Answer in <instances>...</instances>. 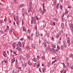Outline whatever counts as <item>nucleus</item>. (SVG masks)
<instances>
[{"label":"nucleus","mask_w":73,"mask_h":73,"mask_svg":"<svg viewBox=\"0 0 73 73\" xmlns=\"http://www.w3.org/2000/svg\"><path fill=\"white\" fill-rule=\"evenodd\" d=\"M36 19L35 17H33L32 19L31 22V24H33V23H34V24H35L36 23Z\"/></svg>","instance_id":"f257e3e1"},{"label":"nucleus","mask_w":73,"mask_h":73,"mask_svg":"<svg viewBox=\"0 0 73 73\" xmlns=\"http://www.w3.org/2000/svg\"><path fill=\"white\" fill-rule=\"evenodd\" d=\"M23 59V61L25 60V58L23 57V56H21L20 57V60H22V59Z\"/></svg>","instance_id":"f03ea898"},{"label":"nucleus","mask_w":73,"mask_h":73,"mask_svg":"<svg viewBox=\"0 0 73 73\" xmlns=\"http://www.w3.org/2000/svg\"><path fill=\"white\" fill-rule=\"evenodd\" d=\"M36 37H38L39 36V33H38V31H36Z\"/></svg>","instance_id":"7ed1b4c3"},{"label":"nucleus","mask_w":73,"mask_h":73,"mask_svg":"<svg viewBox=\"0 0 73 73\" xmlns=\"http://www.w3.org/2000/svg\"><path fill=\"white\" fill-rule=\"evenodd\" d=\"M44 41L45 42H43V44L44 45L45 47H46V43L45 42H46V40L45 39H44Z\"/></svg>","instance_id":"20e7f679"},{"label":"nucleus","mask_w":73,"mask_h":73,"mask_svg":"<svg viewBox=\"0 0 73 73\" xmlns=\"http://www.w3.org/2000/svg\"><path fill=\"white\" fill-rule=\"evenodd\" d=\"M63 43L64 44L63 46H64L65 47V48H66V41L64 40L63 41Z\"/></svg>","instance_id":"39448f33"},{"label":"nucleus","mask_w":73,"mask_h":73,"mask_svg":"<svg viewBox=\"0 0 73 73\" xmlns=\"http://www.w3.org/2000/svg\"><path fill=\"white\" fill-rule=\"evenodd\" d=\"M18 45L19 46V47H21V46H22V44H21V42H18Z\"/></svg>","instance_id":"423d86ee"},{"label":"nucleus","mask_w":73,"mask_h":73,"mask_svg":"<svg viewBox=\"0 0 73 73\" xmlns=\"http://www.w3.org/2000/svg\"><path fill=\"white\" fill-rule=\"evenodd\" d=\"M70 28L71 31H73V25H71L70 27Z\"/></svg>","instance_id":"0eeeda50"},{"label":"nucleus","mask_w":73,"mask_h":73,"mask_svg":"<svg viewBox=\"0 0 73 73\" xmlns=\"http://www.w3.org/2000/svg\"><path fill=\"white\" fill-rule=\"evenodd\" d=\"M61 27L62 29H63L64 28V25L63 23H62L61 24Z\"/></svg>","instance_id":"6e6552de"},{"label":"nucleus","mask_w":73,"mask_h":73,"mask_svg":"<svg viewBox=\"0 0 73 73\" xmlns=\"http://www.w3.org/2000/svg\"><path fill=\"white\" fill-rule=\"evenodd\" d=\"M28 65H32V63L31 62L29 61L28 62Z\"/></svg>","instance_id":"1a4fd4ad"},{"label":"nucleus","mask_w":73,"mask_h":73,"mask_svg":"<svg viewBox=\"0 0 73 73\" xmlns=\"http://www.w3.org/2000/svg\"><path fill=\"white\" fill-rule=\"evenodd\" d=\"M13 49H15V47H16V44L15 43H13Z\"/></svg>","instance_id":"9d476101"},{"label":"nucleus","mask_w":73,"mask_h":73,"mask_svg":"<svg viewBox=\"0 0 73 73\" xmlns=\"http://www.w3.org/2000/svg\"><path fill=\"white\" fill-rule=\"evenodd\" d=\"M32 9V7H30V8H29V10L28 11L29 12L30 11H31Z\"/></svg>","instance_id":"9b49d317"},{"label":"nucleus","mask_w":73,"mask_h":73,"mask_svg":"<svg viewBox=\"0 0 73 73\" xmlns=\"http://www.w3.org/2000/svg\"><path fill=\"white\" fill-rule=\"evenodd\" d=\"M15 61V58H13V59L12 60V63L13 64L14 62Z\"/></svg>","instance_id":"f8f14e48"},{"label":"nucleus","mask_w":73,"mask_h":73,"mask_svg":"<svg viewBox=\"0 0 73 73\" xmlns=\"http://www.w3.org/2000/svg\"><path fill=\"white\" fill-rule=\"evenodd\" d=\"M51 51H52V52H56V50L52 48H51Z\"/></svg>","instance_id":"ddd939ff"},{"label":"nucleus","mask_w":73,"mask_h":73,"mask_svg":"<svg viewBox=\"0 0 73 73\" xmlns=\"http://www.w3.org/2000/svg\"><path fill=\"white\" fill-rule=\"evenodd\" d=\"M39 11L40 12H42V9H41V8H39Z\"/></svg>","instance_id":"4468645a"},{"label":"nucleus","mask_w":73,"mask_h":73,"mask_svg":"<svg viewBox=\"0 0 73 73\" xmlns=\"http://www.w3.org/2000/svg\"><path fill=\"white\" fill-rule=\"evenodd\" d=\"M24 5V4H22L20 5L19 8H20V7H23Z\"/></svg>","instance_id":"2eb2a0df"},{"label":"nucleus","mask_w":73,"mask_h":73,"mask_svg":"<svg viewBox=\"0 0 73 73\" xmlns=\"http://www.w3.org/2000/svg\"><path fill=\"white\" fill-rule=\"evenodd\" d=\"M27 58H29L30 57V54H27Z\"/></svg>","instance_id":"dca6fc26"},{"label":"nucleus","mask_w":73,"mask_h":73,"mask_svg":"<svg viewBox=\"0 0 73 73\" xmlns=\"http://www.w3.org/2000/svg\"><path fill=\"white\" fill-rule=\"evenodd\" d=\"M52 47L53 48H56V45L54 44H53L52 45Z\"/></svg>","instance_id":"f3484780"},{"label":"nucleus","mask_w":73,"mask_h":73,"mask_svg":"<svg viewBox=\"0 0 73 73\" xmlns=\"http://www.w3.org/2000/svg\"><path fill=\"white\" fill-rule=\"evenodd\" d=\"M16 49H18V50H19V51H21V48H19V47L17 48Z\"/></svg>","instance_id":"a211bd4d"},{"label":"nucleus","mask_w":73,"mask_h":73,"mask_svg":"<svg viewBox=\"0 0 73 73\" xmlns=\"http://www.w3.org/2000/svg\"><path fill=\"white\" fill-rule=\"evenodd\" d=\"M64 46H61V49L62 50H64Z\"/></svg>","instance_id":"6ab92c4d"},{"label":"nucleus","mask_w":73,"mask_h":73,"mask_svg":"<svg viewBox=\"0 0 73 73\" xmlns=\"http://www.w3.org/2000/svg\"><path fill=\"white\" fill-rule=\"evenodd\" d=\"M30 32H31V30L29 29H28L27 31L28 33L29 34L30 33Z\"/></svg>","instance_id":"aec40b11"},{"label":"nucleus","mask_w":73,"mask_h":73,"mask_svg":"<svg viewBox=\"0 0 73 73\" xmlns=\"http://www.w3.org/2000/svg\"><path fill=\"white\" fill-rule=\"evenodd\" d=\"M33 60V61H35V62H36V61H37V60L35 58H34Z\"/></svg>","instance_id":"412c9836"},{"label":"nucleus","mask_w":73,"mask_h":73,"mask_svg":"<svg viewBox=\"0 0 73 73\" xmlns=\"http://www.w3.org/2000/svg\"><path fill=\"white\" fill-rule=\"evenodd\" d=\"M23 31H25V27H23Z\"/></svg>","instance_id":"4be33fe9"},{"label":"nucleus","mask_w":73,"mask_h":73,"mask_svg":"<svg viewBox=\"0 0 73 73\" xmlns=\"http://www.w3.org/2000/svg\"><path fill=\"white\" fill-rule=\"evenodd\" d=\"M0 22H1V24H2V23H4V21H3V20L2 19L0 21Z\"/></svg>","instance_id":"5701e85b"},{"label":"nucleus","mask_w":73,"mask_h":73,"mask_svg":"<svg viewBox=\"0 0 73 73\" xmlns=\"http://www.w3.org/2000/svg\"><path fill=\"white\" fill-rule=\"evenodd\" d=\"M64 15L63 14V15L62 16V21H63V18L64 17Z\"/></svg>","instance_id":"b1692460"},{"label":"nucleus","mask_w":73,"mask_h":73,"mask_svg":"<svg viewBox=\"0 0 73 73\" xmlns=\"http://www.w3.org/2000/svg\"><path fill=\"white\" fill-rule=\"evenodd\" d=\"M54 4L55 5L56 4V0H54Z\"/></svg>","instance_id":"393cba45"},{"label":"nucleus","mask_w":73,"mask_h":73,"mask_svg":"<svg viewBox=\"0 0 73 73\" xmlns=\"http://www.w3.org/2000/svg\"><path fill=\"white\" fill-rule=\"evenodd\" d=\"M26 49H28L29 50L30 49V48H29V46H27L26 47Z\"/></svg>","instance_id":"a878e982"},{"label":"nucleus","mask_w":73,"mask_h":73,"mask_svg":"<svg viewBox=\"0 0 73 73\" xmlns=\"http://www.w3.org/2000/svg\"><path fill=\"white\" fill-rule=\"evenodd\" d=\"M68 12H69L68 11H67V10H66L65 13V15H66V14H68Z\"/></svg>","instance_id":"bb28decb"},{"label":"nucleus","mask_w":73,"mask_h":73,"mask_svg":"<svg viewBox=\"0 0 73 73\" xmlns=\"http://www.w3.org/2000/svg\"><path fill=\"white\" fill-rule=\"evenodd\" d=\"M59 36H60V35L59 34H57L56 36V38H58L59 37Z\"/></svg>","instance_id":"cd10ccee"},{"label":"nucleus","mask_w":73,"mask_h":73,"mask_svg":"<svg viewBox=\"0 0 73 73\" xmlns=\"http://www.w3.org/2000/svg\"><path fill=\"white\" fill-rule=\"evenodd\" d=\"M48 66H50V62H49L48 63Z\"/></svg>","instance_id":"c85d7f7f"},{"label":"nucleus","mask_w":73,"mask_h":73,"mask_svg":"<svg viewBox=\"0 0 73 73\" xmlns=\"http://www.w3.org/2000/svg\"><path fill=\"white\" fill-rule=\"evenodd\" d=\"M53 22H50V25H53Z\"/></svg>","instance_id":"c756f323"},{"label":"nucleus","mask_w":73,"mask_h":73,"mask_svg":"<svg viewBox=\"0 0 73 73\" xmlns=\"http://www.w3.org/2000/svg\"><path fill=\"white\" fill-rule=\"evenodd\" d=\"M16 68H17V69H21V68H20V67H19V66H16Z\"/></svg>","instance_id":"7c9ffc66"},{"label":"nucleus","mask_w":73,"mask_h":73,"mask_svg":"<svg viewBox=\"0 0 73 73\" xmlns=\"http://www.w3.org/2000/svg\"><path fill=\"white\" fill-rule=\"evenodd\" d=\"M62 65H63V66L64 68H66V66H65V64L64 63H62Z\"/></svg>","instance_id":"2f4dec72"},{"label":"nucleus","mask_w":73,"mask_h":73,"mask_svg":"<svg viewBox=\"0 0 73 73\" xmlns=\"http://www.w3.org/2000/svg\"><path fill=\"white\" fill-rule=\"evenodd\" d=\"M32 47L33 48H35V46L33 44H32Z\"/></svg>","instance_id":"473e14b6"},{"label":"nucleus","mask_w":73,"mask_h":73,"mask_svg":"<svg viewBox=\"0 0 73 73\" xmlns=\"http://www.w3.org/2000/svg\"><path fill=\"white\" fill-rule=\"evenodd\" d=\"M0 33H4V31L3 30H1L0 31Z\"/></svg>","instance_id":"72a5a7b5"},{"label":"nucleus","mask_w":73,"mask_h":73,"mask_svg":"<svg viewBox=\"0 0 73 73\" xmlns=\"http://www.w3.org/2000/svg\"><path fill=\"white\" fill-rule=\"evenodd\" d=\"M59 5V3L57 4V5L56 6V8L57 9H58V6Z\"/></svg>","instance_id":"f704fd0d"},{"label":"nucleus","mask_w":73,"mask_h":73,"mask_svg":"<svg viewBox=\"0 0 73 73\" xmlns=\"http://www.w3.org/2000/svg\"><path fill=\"white\" fill-rule=\"evenodd\" d=\"M27 38L29 40H31V37L29 36H27Z\"/></svg>","instance_id":"c9c22d12"},{"label":"nucleus","mask_w":73,"mask_h":73,"mask_svg":"<svg viewBox=\"0 0 73 73\" xmlns=\"http://www.w3.org/2000/svg\"><path fill=\"white\" fill-rule=\"evenodd\" d=\"M36 64H37V63H36L34 64L33 66L34 67H36Z\"/></svg>","instance_id":"e433bc0d"},{"label":"nucleus","mask_w":73,"mask_h":73,"mask_svg":"<svg viewBox=\"0 0 73 73\" xmlns=\"http://www.w3.org/2000/svg\"><path fill=\"white\" fill-rule=\"evenodd\" d=\"M24 13L25 15H28V13L27 12H25Z\"/></svg>","instance_id":"4c0bfd02"},{"label":"nucleus","mask_w":73,"mask_h":73,"mask_svg":"<svg viewBox=\"0 0 73 73\" xmlns=\"http://www.w3.org/2000/svg\"><path fill=\"white\" fill-rule=\"evenodd\" d=\"M60 7L61 9H62V5H60Z\"/></svg>","instance_id":"58836bf2"},{"label":"nucleus","mask_w":73,"mask_h":73,"mask_svg":"<svg viewBox=\"0 0 73 73\" xmlns=\"http://www.w3.org/2000/svg\"><path fill=\"white\" fill-rule=\"evenodd\" d=\"M50 34L48 33L47 34V36L48 37H49Z\"/></svg>","instance_id":"ea45409f"},{"label":"nucleus","mask_w":73,"mask_h":73,"mask_svg":"<svg viewBox=\"0 0 73 73\" xmlns=\"http://www.w3.org/2000/svg\"><path fill=\"white\" fill-rule=\"evenodd\" d=\"M54 19L55 21H57V19L56 18H54Z\"/></svg>","instance_id":"a19ab883"},{"label":"nucleus","mask_w":73,"mask_h":73,"mask_svg":"<svg viewBox=\"0 0 73 73\" xmlns=\"http://www.w3.org/2000/svg\"><path fill=\"white\" fill-rule=\"evenodd\" d=\"M29 5H30V7H31L32 6V2H31L30 3Z\"/></svg>","instance_id":"79ce46f5"},{"label":"nucleus","mask_w":73,"mask_h":73,"mask_svg":"<svg viewBox=\"0 0 73 73\" xmlns=\"http://www.w3.org/2000/svg\"><path fill=\"white\" fill-rule=\"evenodd\" d=\"M4 62L5 63H7V62H8V60H4Z\"/></svg>","instance_id":"37998d69"},{"label":"nucleus","mask_w":73,"mask_h":73,"mask_svg":"<svg viewBox=\"0 0 73 73\" xmlns=\"http://www.w3.org/2000/svg\"><path fill=\"white\" fill-rule=\"evenodd\" d=\"M42 71L43 72H45V68L43 69L42 68Z\"/></svg>","instance_id":"c03bdc74"},{"label":"nucleus","mask_w":73,"mask_h":73,"mask_svg":"<svg viewBox=\"0 0 73 73\" xmlns=\"http://www.w3.org/2000/svg\"><path fill=\"white\" fill-rule=\"evenodd\" d=\"M58 44H59L60 45L61 44V41H59L58 42Z\"/></svg>","instance_id":"a18cd8bd"},{"label":"nucleus","mask_w":73,"mask_h":73,"mask_svg":"<svg viewBox=\"0 0 73 73\" xmlns=\"http://www.w3.org/2000/svg\"><path fill=\"white\" fill-rule=\"evenodd\" d=\"M48 49H49L50 51H51V50L52 49H51V48H50V47H48Z\"/></svg>","instance_id":"49530a36"},{"label":"nucleus","mask_w":73,"mask_h":73,"mask_svg":"<svg viewBox=\"0 0 73 73\" xmlns=\"http://www.w3.org/2000/svg\"><path fill=\"white\" fill-rule=\"evenodd\" d=\"M37 59H38V60L40 58V57L39 56L37 55Z\"/></svg>","instance_id":"de8ad7c7"},{"label":"nucleus","mask_w":73,"mask_h":73,"mask_svg":"<svg viewBox=\"0 0 73 73\" xmlns=\"http://www.w3.org/2000/svg\"><path fill=\"white\" fill-rule=\"evenodd\" d=\"M20 40L21 41H23L24 40V38H22Z\"/></svg>","instance_id":"09e8293b"},{"label":"nucleus","mask_w":73,"mask_h":73,"mask_svg":"<svg viewBox=\"0 0 73 73\" xmlns=\"http://www.w3.org/2000/svg\"><path fill=\"white\" fill-rule=\"evenodd\" d=\"M9 26H7V30H9Z\"/></svg>","instance_id":"8fccbe9b"},{"label":"nucleus","mask_w":73,"mask_h":73,"mask_svg":"<svg viewBox=\"0 0 73 73\" xmlns=\"http://www.w3.org/2000/svg\"><path fill=\"white\" fill-rule=\"evenodd\" d=\"M52 41L54 40V37H53V36H52Z\"/></svg>","instance_id":"3c124183"},{"label":"nucleus","mask_w":73,"mask_h":73,"mask_svg":"<svg viewBox=\"0 0 73 73\" xmlns=\"http://www.w3.org/2000/svg\"><path fill=\"white\" fill-rule=\"evenodd\" d=\"M56 60H55L53 61L52 62V64H53V63H54V62H56Z\"/></svg>","instance_id":"603ef678"},{"label":"nucleus","mask_w":73,"mask_h":73,"mask_svg":"<svg viewBox=\"0 0 73 73\" xmlns=\"http://www.w3.org/2000/svg\"><path fill=\"white\" fill-rule=\"evenodd\" d=\"M16 19L17 20H18L19 19V17H18V16H16Z\"/></svg>","instance_id":"864d4df0"},{"label":"nucleus","mask_w":73,"mask_h":73,"mask_svg":"<svg viewBox=\"0 0 73 73\" xmlns=\"http://www.w3.org/2000/svg\"><path fill=\"white\" fill-rule=\"evenodd\" d=\"M46 52H49V50L48 49V48H46Z\"/></svg>","instance_id":"5fc2aeb1"},{"label":"nucleus","mask_w":73,"mask_h":73,"mask_svg":"<svg viewBox=\"0 0 73 73\" xmlns=\"http://www.w3.org/2000/svg\"><path fill=\"white\" fill-rule=\"evenodd\" d=\"M14 2L15 3H16L17 2V0H14Z\"/></svg>","instance_id":"6e6d98bb"},{"label":"nucleus","mask_w":73,"mask_h":73,"mask_svg":"<svg viewBox=\"0 0 73 73\" xmlns=\"http://www.w3.org/2000/svg\"><path fill=\"white\" fill-rule=\"evenodd\" d=\"M67 66H69V64L68 63H67Z\"/></svg>","instance_id":"4d7b16f0"},{"label":"nucleus","mask_w":73,"mask_h":73,"mask_svg":"<svg viewBox=\"0 0 73 73\" xmlns=\"http://www.w3.org/2000/svg\"><path fill=\"white\" fill-rule=\"evenodd\" d=\"M13 53L15 54H16V51H14L13 52Z\"/></svg>","instance_id":"13d9d810"},{"label":"nucleus","mask_w":73,"mask_h":73,"mask_svg":"<svg viewBox=\"0 0 73 73\" xmlns=\"http://www.w3.org/2000/svg\"><path fill=\"white\" fill-rule=\"evenodd\" d=\"M36 18L37 20H38V18L36 16Z\"/></svg>","instance_id":"bf43d9fd"},{"label":"nucleus","mask_w":73,"mask_h":73,"mask_svg":"<svg viewBox=\"0 0 73 73\" xmlns=\"http://www.w3.org/2000/svg\"><path fill=\"white\" fill-rule=\"evenodd\" d=\"M72 56H73V54H71L70 55V57H72Z\"/></svg>","instance_id":"052dcab7"},{"label":"nucleus","mask_w":73,"mask_h":73,"mask_svg":"<svg viewBox=\"0 0 73 73\" xmlns=\"http://www.w3.org/2000/svg\"><path fill=\"white\" fill-rule=\"evenodd\" d=\"M67 42L68 43H69L70 42V40H67Z\"/></svg>","instance_id":"680f3d73"},{"label":"nucleus","mask_w":73,"mask_h":73,"mask_svg":"<svg viewBox=\"0 0 73 73\" xmlns=\"http://www.w3.org/2000/svg\"><path fill=\"white\" fill-rule=\"evenodd\" d=\"M19 21H17V25H19Z\"/></svg>","instance_id":"e2e57ef3"},{"label":"nucleus","mask_w":73,"mask_h":73,"mask_svg":"<svg viewBox=\"0 0 73 73\" xmlns=\"http://www.w3.org/2000/svg\"><path fill=\"white\" fill-rule=\"evenodd\" d=\"M17 63V60H16V62H15V64H16Z\"/></svg>","instance_id":"0e129e2a"},{"label":"nucleus","mask_w":73,"mask_h":73,"mask_svg":"<svg viewBox=\"0 0 73 73\" xmlns=\"http://www.w3.org/2000/svg\"><path fill=\"white\" fill-rule=\"evenodd\" d=\"M12 29H11L10 31V33H12Z\"/></svg>","instance_id":"69168bd1"},{"label":"nucleus","mask_w":73,"mask_h":73,"mask_svg":"<svg viewBox=\"0 0 73 73\" xmlns=\"http://www.w3.org/2000/svg\"><path fill=\"white\" fill-rule=\"evenodd\" d=\"M27 65V63H25V66H26Z\"/></svg>","instance_id":"338daca9"},{"label":"nucleus","mask_w":73,"mask_h":73,"mask_svg":"<svg viewBox=\"0 0 73 73\" xmlns=\"http://www.w3.org/2000/svg\"><path fill=\"white\" fill-rule=\"evenodd\" d=\"M71 69L73 70V66H72V67L71 68Z\"/></svg>","instance_id":"774afa93"}]
</instances>
